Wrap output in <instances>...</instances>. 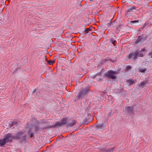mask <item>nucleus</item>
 <instances>
[{"mask_svg": "<svg viewBox=\"0 0 152 152\" xmlns=\"http://www.w3.org/2000/svg\"><path fill=\"white\" fill-rule=\"evenodd\" d=\"M19 137L16 136L15 137L11 134H9L5 136L4 138L1 140H0V142H5L10 141L12 139H17L19 138Z\"/></svg>", "mask_w": 152, "mask_h": 152, "instance_id": "f257e3e1", "label": "nucleus"}, {"mask_svg": "<svg viewBox=\"0 0 152 152\" xmlns=\"http://www.w3.org/2000/svg\"><path fill=\"white\" fill-rule=\"evenodd\" d=\"M117 73V72H116L110 71L107 72V73L106 74V75L107 77L109 78H111L112 79H114L116 78L115 75Z\"/></svg>", "mask_w": 152, "mask_h": 152, "instance_id": "f03ea898", "label": "nucleus"}, {"mask_svg": "<svg viewBox=\"0 0 152 152\" xmlns=\"http://www.w3.org/2000/svg\"><path fill=\"white\" fill-rule=\"evenodd\" d=\"M138 53L137 51L134 52L133 53H131L128 56V58H132L134 59H136L137 58Z\"/></svg>", "mask_w": 152, "mask_h": 152, "instance_id": "7ed1b4c3", "label": "nucleus"}, {"mask_svg": "<svg viewBox=\"0 0 152 152\" xmlns=\"http://www.w3.org/2000/svg\"><path fill=\"white\" fill-rule=\"evenodd\" d=\"M66 119H63L61 122L58 121L53 126L54 127L59 126L65 125L66 124Z\"/></svg>", "mask_w": 152, "mask_h": 152, "instance_id": "20e7f679", "label": "nucleus"}, {"mask_svg": "<svg viewBox=\"0 0 152 152\" xmlns=\"http://www.w3.org/2000/svg\"><path fill=\"white\" fill-rule=\"evenodd\" d=\"M145 48H142L141 50L140 51H138V53L137 55L138 56L140 57H142L143 56L145 55V54L142 53V52H145Z\"/></svg>", "mask_w": 152, "mask_h": 152, "instance_id": "39448f33", "label": "nucleus"}, {"mask_svg": "<svg viewBox=\"0 0 152 152\" xmlns=\"http://www.w3.org/2000/svg\"><path fill=\"white\" fill-rule=\"evenodd\" d=\"M136 80H132L131 79H130L127 80V82L128 83L129 85H131L135 84L136 81Z\"/></svg>", "mask_w": 152, "mask_h": 152, "instance_id": "423d86ee", "label": "nucleus"}, {"mask_svg": "<svg viewBox=\"0 0 152 152\" xmlns=\"http://www.w3.org/2000/svg\"><path fill=\"white\" fill-rule=\"evenodd\" d=\"M87 90H83L79 94L78 96L79 97H81L83 95L85 94L87 92Z\"/></svg>", "mask_w": 152, "mask_h": 152, "instance_id": "0eeeda50", "label": "nucleus"}, {"mask_svg": "<svg viewBox=\"0 0 152 152\" xmlns=\"http://www.w3.org/2000/svg\"><path fill=\"white\" fill-rule=\"evenodd\" d=\"M148 83L147 81H144L141 82L140 84L139 85V87L141 88H143Z\"/></svg>", "mask_w": 152, "mask_h": 152, "instance_id": "6e6552de", "label": "nucleus"}, {"mask_svg": "<svg viewBox=\"0 0 152 152\" xmlns=\"http://www.w3.org/2000/svg\"><path fill=\"white\" fill-rule=\"evenodd\" d=\"M134 108L133 107H128L127 108V110L128 112L131 113H133Z\"/></svg>", "mask_w": 152, "mask_h": 152, "instance_id": "1a4fd4ad", "label": "nucleus"}, {"mask_svg": "<svg viewBox=\"0 0 152 152\" xmlns=\"http://www.w3.org/2000/svg\"><path fill=\"white\" fill-rule=\"evenodd\" d=\"M135 9V8L134 7H132L127 10L126 11V13L127 14L128 12L132 11L133 10Z\"/></svg>", "mask_w": 152, "mask_h": 152, "instance_id": "9d476101", "label": "nucleus"}, {"mask_svg": "<svg viewBox=\"0 0 152 152\" xmlns=\"http://www.w3.org/2000/svg\"><path fill=\"white\" fill-rule=\"evenodd\" d=\"M146 70V69L145 68H140L139 69V71L140 72H144Z\"/></svg>", "mask_w": 152, "mask_h": 152, "instance_id": "9b49d317", "label": "nucleus"}, {"mask_svg": "<svg viewBox=\"0 0 152 152\" xmlns=\"http://www.w3.org/2000/svg\"><path fill=\"white\" fill-rule=\"evenodd\" d=\"M55 62V61L54 60H49L48 61V64H52L53 63H54Z\"/></svg>", "mask_w": 152, "mask_h": 152, "instance_id": "f8f14e48", "label": "nucleus"}, {"mask_svg": "<svg viewBox=\"0 0 152 152\" xmlns=\"http://www.w3.org/2000/svg\"><path fill=\"white\" fill-rule=\"evenodd\" d=\"M103 126V124H97L96 126L97 128H101Z\"/></svg>", "mask_w": 152, "mask_h": 152, "instance_id": "ddd939ff", "label": "nucleus"}, {"mask_svg": "<svg viewBox=\"0 0 152 152\" xmlns=\"http://www.w3.org/2000/svg\"><path fill=\"white\" fill-rule=\"evenodd\" d=\"M90 31V28H88L86 29L85 30V31L86 33H87L88 32Z\"/></svg>", "mask_w": 152, "mask_h": 152, "instance_id": "4468645a", "label": "nucleus"}, {"mask_svg": "<svg viewBox=\"0 0 152 152\" xmlns=\"http://www.w3.org/2000/svg\"><path fill=\"white\" fill-rule=\"evenodd\" d=\"M28 133L30 134V137H33L34 135V133H31V132H29Z\"/></svg>", "mask_w": 152, "mask_h": 152, "instance_id": "2eb2a0df", "label": "nucleus"}, {"mask_svg": "<svg viewBox=\"0 0 152 152\" xmlns=\"http://www.w3.org/2000/svg\"><path fill=\"white\" fill-rule=\"evenodd\" d=\"M141 40V37H139L138 38L137 40L136 41V43H138Z\"/></svg>", "mask_w": 152, "mask_h": 152, "instance_id": "dca6fc26", "label": "nucleus"}, {"mask_svg": "<svg viewBox=\"0 0 152 152\" xmlns=\"http://www.w3.org/2000/svg\"><path fill=\"white\" fill-rule=\"evenodd\" d=\"M110 41L114 45V42L115 41H113V39H112V38H111L110 39Z\"/></svg>", "mask_w": 152, "mask_h": 152, "instance_id": "f3484780", "label": "nucleus"}, {"mask_svg": "<svg viewBox=\"0 0 152 152\" xmlns=\"http://www.w3.org/2000/svg\"><path fill=\"white\" fill-rule=\"evenodd\" d=\"M132 23H137L138 22V20H134V21H132L131 22Z\"/></svg>", "mask_w": 152, "mask_h": 152, "instance_id": "a211bd4d", "label": "nucleus"}, {"mask_svg": "<svg viewBox=\"0 0 152 152\" xmlns=\"http://www.w3.org/2000/svg\"><path fill=\"white\" fill-rule=\"evenodd\" d=\"M131 67L130 66H128L127 67H126V69H131Z\"/></svg>", "mask_w": 152, "mask_h": 152, "instance_id": "6ab92c4d", "label": "nucleus"}, {"mask_svg": "<svg viewBox=\"0 0 152 152\" xmlns=\"http://www.w3.org/2000/svg\"><path fill=\"white\" fill-rule=\"evenodd\" d=\"M5 143H0V146H2L4 145Z\"/></svg>", "mask_w": 152, "mask_h": 152, "instance_id": "aec40b11", "label": "nucleus"}, {"mask_svg": "<svg viewBox=\"0 0 152 152\" xmlns=\"http://www.w3.org/2000/svg\"><path fill=\"white\" fill-rule=\"evenodd\" d=\"M35 130H39V128L37 126H36L35 127Z\"/></svg>", "mask_w": 152, "mask_h": 152, "instance_id": "412c9836", "label": "nucleus"}, {"mask_svg": "<svg viewBox=\"0 0 152 152\" xmlns=\"http://www.w3.org/2000/svg\"><path fill=\"white\" fill-rule=\"evenodd\" d=\"M149 56L151 57V58L152 57V53H151L149 54Z\"/></svg>", "mask_w": 152, "mask_h": 152, "instance_id": "4be33fe9", "label": "nucleus"}, {"mask_svg": "<svg viewBox=\"0 0 152 152\" xmlns=\"http://www.w3.org/2000/svg\"><path fill=\"white\" fill-rule=\"evenodd\" d=\"M13 124L17 125V123L16 122H14Z\"/></svg>", "mask_w": 152, "mask_h": 152, "instance_id": "5701e85b", "label": "nucleus"}, {"mask_svg": "<svg viewBox=\"0 0 152 152\" xmlns=\"http://www.w3.org/2000/svg\"><path fill=\"white\" fill-rule=\"evenodd\" d=\"M20 133H18V135H20Z\"/></svg>", "mask_w": 152, "mask_h": 152, "instance_id": "b1692460", "label": "nucleus"}, {"mask_svg": "<svg viewBox=\"0 0 152 152\" xmlns=\"http://www.w3.org/2000/svg\"><path fill=\"white\" fill-rule=\"evenodd\" d=\"M89 0L90 1H92V0Z\"/></svg>", "mask_w": 152, "mask_h": 152, "instance_id": "393cba45", "label": "nucleus"}]
</instances>
